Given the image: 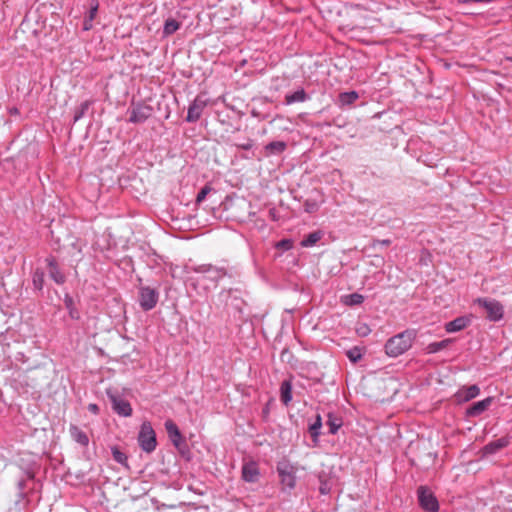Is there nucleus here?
Wrapping results in <instances>:
<instances>
[{"instance_id": "obj_20", "label": "nucleus", "mask_w": 512, "mask_h": 512, "mask_svg": "<svg viewBox=\"0 0 512 512\" xmlns=\"http://www.w3.org/2000/svg\"><path fill=\"white\" fill-rule=\"evenodd\" d=\"M508 442L505 439H498L496 441L488 443L484 448L483 452L485 454H493L496 453L498 450L506 447Z\"/></svg>"}, {"instance_id": "obj_17", "label": "nucleus", "mask_w": 512, "mask_h": 512, "mask_svg": "<svg viewBox=\"0 0 512 512\" xmlns=\"http://www.w3.org/2000/svg\"><path fill=\"white\" fill-rule=\"evenodd\" d=\"M49 265V274L51 278L58 284H62L65 281L64 275L58 270L54 259H47Z\"/></svg>"}, {"instance_id": "obj_8", "label": "nucleus", "mask_w": 512, "mask_h": 512, "mask_svg": "<svg viewBox=\"0 0 512 512\" xmlns=\"http://www.w3.org/2000/svg\"><path fill=\"white\" fill-rule=\"evenodd\" d=\"M472 320H473L472 314L457 317L454 320L447 322L445 324V330L448 333H454V332L461 331V330L465 329L466 327H468L471 324Z\"/></svg>"}, {"instance_id": "obj_28", "label": "nucleus", "mask_w": 512, "mask_h": 512, "mask_svg": "<svg viewBox=\"0 0 512 512\" xmlns=\"http://www.w3.org/2000/svg\"><path fill=\"white\" fill-rule=\"evenodd\" d=\"M44 282V273L36 270L33 274V284L36 289L41 290Z\"/></svg>"}, {"instance_id": "obj_19", "label": "nucleus", "mask_w": 512, "mask_h": 512, "mask_svg": "<svg viewBox=\"0 0 512 512\" xmlns=\"http://www.w3.org/2000/svg\"><path fill=\"white\" fill-rule=\"evenodd\" d=\"M286 143L283 141H273L265 146L266 155L280 154L286 149Z\"/></svg>"}, {"instance_id": "obj_22", "label": "nucleus", "mask_w": 512, "mask_h": 512, "mask_svg": "<svg viewBox=\"0 0 512 512\" xmlns=\"http://www.w3.org/2000/svg\"><path fill=\"white\" fill-rule=\"evenodd\" d=\"M341 301L348 306L359 305L364 301V297L361 294L353 293L342 296Z\"/></svg>"}, {"instance_id": "obj_26", "label": "nucleus", "mask_w": 512, "mask_h": 512, "mask_svg": "<svg viewBox=\"0 0 512 512\" xmlns=\"http://www.w3.org/2000/svg\"><path fill=\"white\" fill-rule=\"evenodd\" d=\"M305 92L304 90H298L292 94H288L285 97V101L287 104H292L295 102H302L305 100Z\"/></svg>"}, {"instance_id": "obj_37", "label": "nucleus", "mask_w": 512, "mask_h": 512, "mask_svg": "<svg viewBox=\"0 0 512 512\" xmlns=\"http://www.w3.org/2000/svg\"><path fill=\"white\" fill-rule=\"evenodd\" d=\"M83 25L85 30H89L92 27V21H89V18L87 17L85 18Z\"/></svg>"}, {"instance_id": "obj_10", "label": "nucleus", "mask_w": 512, "mask_h": 512, "mask_svg": "<svg viewBox=\"0 0 512 512\" xmlns=\"http://www.w3.org/2000/svg\"><path fill=\"white\" fill-rule=\"evenodd\" d=\"M110 398L115 412L124 417L132 415V407L127 400L115 395L110 396Z\"/></svg>"}, {"instance_id": "obj_5", "label": "nucleus", "mask_w": 512, "mask_h": 512, "mask_svg": "<svg viewBox=\"0 0 512 512\" xmlns=\"http://www.w3.org/2000/svg\"><path fill=\"white\" fill-rule=\"evenodd\" d=\"M418 501L422 509L427 512H437L439 503L432 491L425 486H420L417 490Z\"/></svg>"}, {"instance_id": "obj_9", "label": "nucleus", "mask_w": 512, "mask_h": 512, "mask_svg": "<svg viewBox=\"0 0 512 512\" xmlns=\"http://www.w3.org/2000/svg\"><path fill=\"white\" fill-rule=\"evenodd\" d=\"M205 106H206L205 100L197 97L193 101V103L189 106L187 118H186L187 121L188 122L197 121L200 118Z\"/></svg>"}, {"instance_id": "obj_7", "label": "nucleus", "mask_w": 512, "mask_h": 512, "mask_svg": "<svg viewBox=\"0 0 512 512\" xmlns=\"http://www.w3.org/2000/svg\"><path fill=\"white\" fill-rule=\"evenodd\" d=\"M152 113V108L145 104L134 105L130 110L129 122L142 123L146 121Z\"/></svg>"}, {"instance_id": "obj_39", "label": "nucleus", "mask_w": 512, "mask_h": 512, "mask_svg": "<svg viewBox=\"0 0 512 512\" xmlns=\"http://www.w3.org/2000/svg\"><path fill=\"white\" fill-rule=\"evenodd\" d=\"M241 147L245 150H248L252 147V145L248 143V144L242 145Z\"/></svg>"}, {"instance_id": "obj_15", "label": "nucleus", "mask_w": 512, "mask_h": 512, "mask_svg": "<svg viewBox=\"0 0 512 512\" xmlns=\"http://www.w3.org/2000/svg\"><path fill=\"white\" fill-rule=\"evenodd\" d=\"M480 393V389L477 385H471L467 388H463L458 392V397L462 401H469Z\"/></svg>"}, {"instance_id": "obj_31", "label": "nucleus", "mask_w": 512, "mask_h": 512, "mask_svg": "<svg viewBox=\"0 0 512 512\" xmlns=\"http://www.w3.org/2000/svg\"><path fill=\"white\" fill-rule=\"evenodd\" d=\"M89 106H90L89 101H85L80 105L79 110L76 112V114L74 116L75 122L78 121L84 115V113L88 110Z\"/></svg>"}, {"instance_id": "obj_4", "label": "nucleus", "mask_w": 512, "mask_h": 512, "mask_svg": "<svg viewBox=\"0 0 512 512\" xmlns=\"http://www.w3.org/2000/svg\"><path fill=\"white\" fill-rule=\"evenodd\" d=\"M475 303L486 310V317L490 321L496 322L503 318L504 308L499 301L495 299L478 298L475 300Z\"/></svg>"}, {"instance_id": "obj_21", "label": "nucleus", "mask_w": 512, "mask_h": 512, "mask_svg": "<svg viewBox=\"0 0 512 512\" xmlns=\"http://www.w3.org/2000/svg\"><path fill=\"white\" fill-rule=\"evenodd\" d=\"M322 232L321 231H315L310 234H308L306 237L303 238L301 241L302 247H312L314 246L321 238H322Z\"/></svg>"}, {"instance_id": "obj_32", "label": "nucleus", "mask_w": 512, "mask_h": 512, "mask_svg": "<svg viewBox=\"0 0 512 512\" xmlns=\"http://www.w3.org/2000/svg\"><path fill=\"white\" fill-rule=\"evenodd\" d=\"M347 357L352 361V362H357L360 358H361V353H360V350L357 349V348H353L349 351H347Z\"/></svg>"}, {"instance_id": "obj_27", "label": "nucleus", "mask_w": 512, "mask_h": 512, "mask_svg": "<svg viewBox=\"0 0 512 512\" xmlns=\"http://www.w3.org/2000/svg\"><path fill=\"white\" fill-rule=\"evenodd\" d=\"M358 98V94L354 91L340 94L342 104H351Z\"/></svg>"}, {"instance_id": "obj_30", "label": "nucleus", "mask_w": 512, "mask_h": 512, "mask_svg": "<svg viewBox=\"0 0 512 512\" xmlns=\"http://www.w3.org/2000/svg\"><path fill=\"white\" fill-rule=\"evenodd\" d=\"M112 454L115 461H117L118 463L124 464L127 460L126 455L116 447L112 448Z\"/></svg>"}, {"instance_id": "obj_1", "label": "nucleus", "mask_w": 512, "mask_h": 512, "mask_svg": "<svg viewBox=\"0 0 512 512\" xmlns=\"http://www.w3.org/2000/svg\"><path fill=\"white\" fill-rule=\"evenodd\" d=\"M416 333L414 330H405L390 339L385 344V352L390 357H398L412 347Z\"/></svg>"}, {"instance_id": "obj_38", "label": "nucleus", "mask_w": 512, "mask_h": 512, "mask_svg": "<svg viewBox=\"0 0 512 512\" xmlns=\"http://www.w3.org/2000/svg\"><path fill=\"white\" fill-rule=\"evenodd\" d=\"M88 409L94 414L98 413L99 411V408L96 404H89Z\"/></svg>"}, {"instance_id": "obj_35", "label": "nucleus", "mask_w": 512, "mask_h": 512, "mask_svg": "<svg viewBox=\"0 0 512 512\" xmlns=\"http://www.w3.org/2000/svg\"><path fill=\"white\" fill-rule=\"evenodd\" d=\"M317 209H318V206L315 202H309V201L305 202V211L306 212L312 213V212H315Z\"/></svg>"}, {"instance_id": "obj_14", "label": "nucleus", "mask_w": 512, "mask_h": 512, "mask_svg": "<svg viewBox=\"0 0 512 512\" xmlns=\"http://www.w3.org/2000/svg\"><path fill=\"white\" fill-rule=\"evenodd\" d=\"M180 27H181V22L177 21L174 18H168V19H166V21L164 23L162 36L169 37L172 34H174L176 31H178L180 29Z\"/></svg>"}, {"instance_id": "obj_12", "label": "nucleus", "mask_w": 512, "mask_h": 512, "mask_svg": "<svg viewBox=\"0 0 512 512\" xmlns=\"http://www.w3.org/2000/svg\"><path fill=\"white\" fill-rule=\"evenodd\" d=\"M492 401H493V398H491V397H488L484 400L478 401V402L474 403L473 405H471L467 409L466 414L470 417L479 416L480 414H482L484 411H486L490 407Z\"/></svg>"}, {"instance_id": "obj_24", "label": "nucleus", "mask_w": 512, "mask_h": 512, "mask_svg": "<svg viewBox=\"0 0 512 512\" xmlns=\"http://www.w3.org/2000/svg\"><path fill=\"white\" fill-rule=\"evenodd\" d=\"M327 425L329 427V433L336 434L339 428L342 426V421L340 418L334 416L333 414H328Z\"/></svg>"}, {"instance_id": "obj_40", "label": "nucleus", "mask_w": 512, "mask_h": 512, "mask_svg": "<svg viewBox=\"0 0 512 512\" xmlns=\"http://www.w3.org/2000/svg\"><path fill=\"white\" fill-rule=\"evenodd\" d=\"M218 273H219V276H224V275L226 274V272H225V271H223L222 269H221V270H219V271H218Z\"/></svg>"}, {"instance_id": "obj_33", "label": "nucleus", "mask_w": 512, "mask_h": 512, "mask_svg": "<svg viewBox=\"0 0 512 512\" xmlns=\"http://www.w3.org/2000/svg\"><path fill=\"white\" fill-rule=\"evenodd\" d=\"M210 191H211V187H210V186H208V185H205V186L200 190V192L198 193V195H197V197H196V202H197V203L202 202V201L206 198L207 194H208Z\"/></svg>"}, {"instance_id": "obj_23", "label": "nucleus", "mask_w": 512, "mask_h": 512, "mask_svg": "<svg viewBox=\"0 0 512 512\" xmlns=\"http://www.w3.org/2000/svg\"><path fill=\"white\" fill-rule=\"evenodd\" d=\"M321 426H322V419H321V416L318 414L316 416L315 422L313 424H311L309 427V433H310L314 443H317V441H318V436L320 434Z\"/></svg>"}, {"instance_id": "obj_6", "label": "nucleus", "mask_w": 512, "mask_h": 512, "mask_svg": "<svg viewBox=\"0 0 512 512\" xmlns=\"http://www.w3.org/2000/svg\"><path fill=\"white\" fill-rule=\"evenodd\" d=\"M158 301V293L150 287H142L140 289L139 302L144 310H151Z\"/></svg>"}, {"instance_id": "obj_29", "label": "nucleus", "mask_w": 512, "mask_h": 512, "mask_svg": "<svg viewBox=\"0 0 512 512\" xmlns=\"http://www.w3.org/2000/svg\"><path fill=\"white\" fill-rule=\"evenodd\" d=\"M356 332L361 337H366L370 334L371 329L366 323H358L356 326Z\"/></svg>"}, {"instance_id": "obj_25", "label": "nucleus", "mask_w": 512, "mask_h": 512, "mask_svg": "<svg viewBox=\"0 0 512 512\" xmlns=\"http://www.w3.org/2000/svg\"><path fill=\"white\" fill-rule=\"evenodd\" d=\"M450 343H451L450 339H445V340H442L440 342L430 343L426 347V352L428 354L436 353V352H438V351H440L442 349H445Z\"/></svg>"}, {"instance_id": "obj_36", "label": "nucleus", "mask_w": 512, "mask_h": 512, "mask_svg": "<svg viewBox=\"0 0 512 512\" xmlns=\"http://www.w3.org/2000/svg\"><path fill=\"white\" fill-rule=\"evenodd\" d=\"M97 10H98V4H95L94 6L91 7L89 14L87 16L89 18V21L94 20V18L96 17V14H97Z\"/></svg>"}, {"instance_id": "obj_34", "label": "nucleus", "mask_w": 512, "mask_h": 512, "mask_svg": "<svg viewBox=\"0 0 512 512\" xmlns=\"http://www.w3.org/2000/svg\"><path fill=\"white\" fill-rule=\"evenodd\" d=\"M276 247L282 250H290L293 247V242L289 239H283L276 244Z\"/></svg>"}, {"instance_id": "obj_11", "label": "nucleus", "mask_w": 512, "mask_h": 512, "mask_svg": "<svg viewBox=\"0 0 512 512\" xmlns=\"http://www.w3.org/2000/svg\"><path fill=\"white\" fill-rule=\"evenodd\" d=\"M259 477V469L255 462H246L242 466V478L247 482H256Z\"/></svg>"}, {"instance_id": "obj_16", "label": "nucleus", "mask_w": 512, "mask_h": 512, "mask_svg": "<svg viewBox=\"0 0 512 512\" xmlns=\"http://www.w3.org/2000/svg\"><path fill=\"white\" fill-rule=\"evenodd\" d=\"M70 434L72 436V438L79 444L83 445V446H87L88 443H89V438L87 436V434L82 431L80 428H78L77 426H71L70 427Z\"/></svg>"}, {"instance_id": "obj_13", "label": "nucleus", "mask_w": 512, "mask_h": 512, "mask_svg": "<svg viewBox=\"0 0 512 512\" xmlns=\"http://www.w3.org/2000/svg\"><path fill=\"white\" fill-rule=\"evenodd\" d=\"M165 428L174 445L179 446L182 436L177 425L172 420H167L165 422Z\"/></svg>"}, {"instance_id": "obj_18", "label": "nucleus", "mask_w": 512, "mask_h": 512, "mask_svg": "<svg viewBox=\"0 0 512 512\" xmlns=\"http://www.w3.org/2000/svg\"><path fill=\"white\" fill-rule=\"evenodd\" d=\"M280 397H281V401L285 405H288L289 402L292 400V385H291L290 381H284L281 384Z\"/></svg>"}, {"instance_id": "obj_3", "label": "nucleus", "mask_w": 512, "mask_h": 512, "mask_svg": "<svg viewBox=\"0 0 512 512\" xmlns=\"http://www.w3.org/2000/svg\"><path fill=\"white\" fill-rule=\"evenodd\" d=\"M138 442L143 451L151 453L156 448V434L150 422H143L138 435Z\"/></svg>"}, {"instance_id": "obj_2", "label": "nucleus", "mask_w": 512, "mask_h": 512, "mask_svg": "<svg viewBox=\"0 0 512 512\" xmlns=\"http://www.w3.org/2000/svg\"><path fill=\"white\" fill-rule=\"evenodd\" d=\"M277 471L282 485V490H292L296 486L297 467L289 462H281L277 466Z\"/></svg>"}]
</instances>
